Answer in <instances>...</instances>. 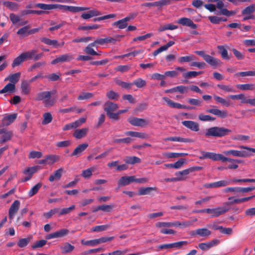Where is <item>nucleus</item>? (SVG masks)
<instances>
[{
	"label": "nucleus",
	"mask_w": 255,
	"mask_h": 255,
	"mask_svg": "<svg viewBox=\"0 0 255 255\" xmlns=\"http://www.w3.org/2000/svg\"><path fill=\"white\" fill-rule=\"evenodd\" d=\"M217 87L228 93L235 92V89L234 87L230 85L217 84Z\"/></svg>",
	"instance_id": "nucleus-47"
},
{
	"label": "nucleus",
	"mask_w": 255,
	"mask_h": 255,
	"mask_svg": "<svg viewBox=\"0 0 255 255\" xmlns=\"http://www.w3.org/2000/svg\"><path fill=\"white\" fill-rule=\"evenodd\" d=\"M199 119L203 122L206 121H214L216 120L215 117H213L210 115H204L203 114H200L198 116Z\"/></svg>",
	"instance_id": "nucleus-55"
},
{
	"label": "nucleus",
	"mask_w": 255,
	"mask_h": 255,
	"mask_svg": "<svg viewBox=\"0 0 255 255\" xmlns=\"http://www.w3.org/2000/svg\"><path fill=\"white\" fill-rule=\"evenodd\" d=\"M190 173L191 172L189 168L182 171L176 172L175 174L177 179H181L179 180V181H183L187 178L186 176Z\"/></svg>",
	"instance_id": "nucleus-35"
},
{
	"label": "nucleus",
	"mask_w": 255,
	"mask_h": 255,
	"mask_svg": "<svg viewBox=\"0 0 255 255\" xmlns=\"http://www.w3.org/2000/svg\"><path fill=\"white\" fill-rule=\"evenodd\" d=\"M42 41L47 45H52L55 48L58 47L59 46H62L64 44V42H62L61 44H59L56 40H51L47 38H43L42 39Z\"/></svg>",
	"instance_id": "nucleus-37"
},
{
	"label": "nucleus",
	"mask_w": 255,
	"mask_h": 255,
	"mask_svg": "<svg viewBox=\"0 0 255 255\" xmlns=\"http://www.w3.org/2000/svg\"><path fill=\"white\" fill-rule=\"evenodd\" d=\"M195 59V56L192 54H190L188 56H182L178 59V61L182 63L183 62H189Z\"/></svg>",
	"instance_id": "nucleus-51"
},
{
	"label": "nucleus",
	"mask_w": 255,
	"mask_h": 255,
	"mask_svg": "<svg viewBox=\"0 0 255 255\" xmlns=\"http://www.w3.org/2000/svg\"><path fill=\"white\" fill-rule=\"evenodd\" d=\"M47 164L52 165L54 163L58 161L60 159V157L58 155L55 154H51L46 156Z\"/></svg>",
	"instance_id": "nucleus-48"
},
{
	"label": "nucleus",
	"mask_w": 255,
	"mask_h": 255,
	"mask_svg": "<svg viewBox=\"0 0 255 255\" xmlns=\"http://www.w3.org/2000/svg\"><path fill=\"white\" fill-rule=\"evenodd\" d=\"M220 241L218 239H214L207 243H202L199 244V248L205 251L213 247H215L219 244Z\"/></svg>",
	"instance_id": "nucleus-17"
},
{
	"label": "nucleus",
	"mask_w": 255,
	"mask_h": 255,
	"mask_svg": "<svg viewBox=\"0 0 255 255\" xmlns=\"http://www.w3.org/2000/svg\"><path fill=\"white\" fill-rule=\"evenodd\" d=\"M86 121V118H81L79 120L75 121L74 122L70 123L65 125L63 128V130H69L72 128H76L80 126H81L83 124L85 123Z\"/></svg>",
	"instance_id": "nucleus-14"
},
{
	"label": "nucleus",
	"mask_w": 255,
	"mask_h": 255,
	"mask_svg": "<svg viewBox=\"0 0 255 255\" xmlns=\"http://www.w3.org/2000/svg\"><path fill=\"white\" fill-rule=\"evenodd\" d=\"M88 146V144L86 143L80 144L74 150L73 152L71 154V156L80 155L83 152V151H84Z\"/></svg>",
	"instance_id": "nucleus-30"
},
{
	"label": "nucleus",
	"mask_w": 255,
	"mask_h": 255,
	"mask_svg": "<svg viewBox=\"0 0 255 255\" xmlns=\"http://www.w3.org/2000/svg\"><path fill=\"white\" fill-rule=\"evenodd\" d=\"M35 6L37 7H38L39 8H41L42 9L44 10H51L53 9L56 8V4H44V3H37Z\"/></svg>",
	"instance_id": "nucleus-43"
},
{
	"label": "nucleus",
	"mask_w": 255,
	"mask_h": 255,
	"mask_svg": "<svg viewBox=\"0 0 255 255\" xmlns=\"http://www.w3.org/2000/svg\"><path fill=\"white\" fill-rule=\"evenodd\" d=\"M223 153L226 155H232L235 157L247 158L251 157V154H249V152L247 151V150H238L231 149L226 151H224Z\"/></svg>",
	"instance_id": "nucleus-9"
},
{
	"label": "nucleus",
	"mask_w": 255,
	"mask_h": 255,
	"mask_svg": "<svg viewBox=\"0 0 255 255\" xmlns=\"http://www.w3.org/2000/svg\"><path fill=\"white\" fill-rule=\"evenodd\" d=\"M112 25L114 27L120 29L126 28L128 26V17H125L122 19L119 20L113 23Z\"/></svg>",
	"instance_id": "nucleus-27"
},
{
	"label": "nucleus",
	"mask_w": 255,
	"mask_h": 255,
	"mask_svg": "<svg viewBox=\"0 0 255 255\" xmlns=\"http://www.w3.org/2000/svg\"><path fill=\"white\" fill-rule=\"evenodd\" d=\"M197 219H194L193 220H188L180 222L179 221H176V226L179 227L181 228H185L192 226L194 222H196Z\"/></svg>",
	"instance_id": "nucleus-31"
},
{
	"label": "nucleus",
	"mask_w": 255,
	"mask_h": 255,
	"mask_svg": "<svg viewBox=\"0 0 255 255\" xmlns=\"http://www.w3.org/2000/svg\"><path fill=\"white\" fill-rule=\"evenodd\" d=\"M17 115L16 114H12L5 117L2 120V124L5 126H8L11 124L16 119Z\"/></svg>",
	"instance_id": "nucleus-39"
},
{
	"label": "nucleus",
	"mask_w": 255,
	"mask_h": 255,
	"mask_svg": "<svg viewBox=\"0 0 255 255\" xmlns=\"http://www.w3.org/2000/svg\"><path fill=\"white\" fill-rule=\"evenodd\" d=\"M20 76V73H19V72L15 73L12 74V75L9 76L8 77H6L4 80L5 81L8 80L10 82V83L13 84L15 85V84L19 81Z\"/></svg>",
	"instance_id": "nucleus-40"
},
{
	"label": "nucleus",
	"mask_w": 255,
	"mask_h": 255,
	"mask_svg": "<svg viewBox=\"0 0 255 255\" xmlns=\"http://www.w3.org/2000/svg\"><path fill=\"white\" fill-rule=\"evenodd\" d=\"M96 169V167L95 166H93L84 170L82 172V176L85 178H90L92 176V173L95 171Z\"/></svg>",
	"instance_id": "nucleus-50"
},
{
	"label": "nucleus",
	"mask_w": 255,
	"mask_h": 255,
	"mask_svg": "<svg viewBox=\"0 0 255 255\" xmlns=\"http://www.w3.org/2000/svg\"><path fill=\"white\" fill-rule=\"evenodd\" d=\"M113 39L110 37H107L104 38H98L94 42L91 43V45L93 46L98 47V45H102L105 43L112 42Z\"/></svg>",
	"instance_id": "nucleus-26"
},
{
	"label": "nucleus",
	"mask_w": 255,
	"mask_h": 255,
	"mask_svg": "<svg viewBox=\"0 0 255 255\" xmlns=\"http://www.w3.org/2000/svg\"><path fill=\"white\" fill-rule=\"evenodd\" d=\"M232 130L223 127H212L206 129V137H222L229 135Z\"/></svg>",
	"instance_id": "nucleus-1"
},
{
	"label": "nucleus",
	"mask_w": 255,
	"mask_h": 255,
	"mask_svg": "<svg viewBox=\"0 0 255 255\" xmlns=\"http://www.w3.org/2000/svg\"><path fill=\"white\" fill-rule=\"evenodd\" d=\"M133 85H135L138 88H142L146 85V82L140 78L135 80L132 83H128V89L131 88Z\"/></svg>",
	"instance_id": "nucleus-28"
},
{
	"label": "nucleus",
	"mask_w": 255,
	"mask_h": 255,
	"mask_svg": "<svg viewBox=\"0 0 255 255\" xmlns=\"http://www.w3.org/2000/svg\"><path fill=\"white\" fill-rule=\"evenodd\" d=\"M35 53V51L32 50L21 53L20 55L16 57L13 60L11 64L12 67H15L21 65L24 61L27 59L34 58L38 59L40 56H36Z\"/></svg>",
	"instance_id": "nucleus-2"
},
{
	"label": "nucleus",
	"mask_w": 255,
	"mask_h": 255,
	"mask_svg": "<svg viewBox=\"0 0 255 255\" xmlns=\"http://www.w3.org/2000/svg\"><path fill=\"white\" fill-rule=\"evenodd\" d=\"M43 119L42 124L47 125L52 121V117L50 113H46L43 115Z\"/></svg>",
	"instance_id": "nucleus-63"
},
{
	"label": "nucleus",
	"mask_w": 255,
	"mask_h": 255,
	"mask_svg": "<svg viewBox=\"0 0 255 255\" xmlns=\"http://www.w3.org/2000/svg\"><path fill=\"white\" fill-rule=\"evenodd\" d=\"M215 153L211 152L201 151V155L199 156L200 159H211L214 160Z\"/></svg>",
	"instance_id": "nucleus-44"
},
{
	"label": "nucleus",
	"mask_w": 255,
	"mask_h": 255,
	"mask_svg": "<svg viewBox=\"0 0 255 255\" xmlns=\"http://www.w3.org/2000/svg\"><path fill=\"white\" fill-rule=\"evenodd\" d=\"M230 210V208L226 206L225 203L223 207H218L215 208H208V214H211L212 217H218Z\"/></svg>",
	"instance_id": "nucleus-7"
},
{
	"label": "nucleus",
	"mask_w": 255,
	"mask_h": 255,
	"mask_svg": "<svg viewBox=\"0 0 255 255\" xmlns=\"http://www.w3.org/2000/svg\"><path fill=\"white\" fill-rule=\"evenodd\" d=\"M73 59L72 56L70 54H64L57 57L56 59L52 61V64H56L58 63H63L69 62Z\"/></svg>",
	"instance_id": "nucleus-22"
},
{
	"label": "nucleus",
	"mask_w": 255,
	"mask_h": 255,
	"mask_svg": "<svg viewBox=\"0 0 255 255\" xmlns=\"http://www.w3.org/2000/svg\"><path fill=\"white\" fill-rule=\"evenodd\" d=\"M63 173V168H61L56 170L53 174L51 175L49 177V181L52 182L54 180H59L62 176Z\"/></svg>",
	"instance_id": "nucleus-36"
},
{
	"label": "nucleus",
	"mask_w": 255,
	"mask_h": 255,
	"mask_svg": "<svg viewBox=\"0 0 255 255\" xmlns=\"http://www.w3.org/2000/svg\"><path fill=\"white\" fill-rule=\"evenodd\" d=\"M207 113L212 114L221 119H225L228 117L226 110H220L218 109H208L206 110Z\"/></svg>",
	"instance_id": "nucleus-16"
},
{
	"label": "nucleus",
	"mask_w": 255,
	"mask_h": 255,
	"mask_svg": "<svg viewBox=\"0 0 255 255\" xmlns=\"http://www.w3.org/2000/svg\"><path fill=\"white\" fill-rule=\"evenodd\" d=\"M101 14V12L96 10V9H93L88 11L87 12H84L82 14L81 17L84 19H88L94 16H98Z\"/></svg>",
	"instance_id": "nucleus-24"
},
{
	"label": "nucleus",
	"mask_w": 255,
	"mask_h": 255,
	"mask_svg": "<svg viewBox=\"0 0 255 255\" xmlns=\"http://www.w3.org/2000/svg\"><path fill=\"white\" fill-rule=\"evenodd\" d=\"M166 141H177V142H188L190 141L189 138H182L178 136H171L165 138L164 139Z\"/></svg>",
	"instance_id": "nucleus-46"
},
{
	"label": "nucleus",
	"mask_w": 255,
	"mask_h": 255,
	"mask_svg": "<svg viewBox=\"0 0 255 255\" xmlns=\"http://www.w3.org/2000/svg\"><path fill=\"white\" fill-rule=\"evenodd\" d=\"M88 128H86L76 129L73 135L75 138L77 139L82 138L87 135L88 132Z\"/></svg>",
	"instance_id": "nucleus-29"
},
{
	"label": "nucleus",
	"mask_w": 255,
	"mask_h": 255,
	"mask_svg": "<svg viewBox=\"0 0 255 255\" xmlns=\"http://www.w3.org/2000/svg\"><path fill=\"white\" fill-rule=\"evenodd\" d=\"M128 136L141 139H145L147 137V135L145 133L132 131H128Z\"/></svg>",
	"instance_id": "nucleus-49"
},
{
	"label": "nucleus",
	"mask_w": 255,
	"mask_h": 255,
	"mask_svg": "<svg viewBox=\"0 0 255 255\" xmlns=\"http://www.w3.org/2000/svg\"><path fill=\"white\" fill-rule=\"evenodd\" d=\"M156 190L157 188L155 187H141L139 189L138 195H149L151 194L152 191H156Z\"/></svg>",
	"instance_id": "nucleus-33"
},
{
	"label": "nucleus",
	"mask_w": 255,
	"mask_h": 255,
	"mask_svg": "<svg viewBox=\"0 0 255 255\" xmlns=\"http://www.w3.org/2000/svg\"><path fill=\"white\" fill-rule=\"evenodd\" d=\"M100 25L98 24H91L85 26H80L78 27V29L83 30H87L90 29H96L100 27Z\"/></svg>",
	"instance_id": "nucleus-58"
},
{
	"label": "nucleus",
	"mask_w": 255,
	"mask_h": 255,
	"mask_svg": "<svg viewBox=\"0 0 255 255\" xmlns=\"http://www.w3.org/2000/svg\"><path fill=\"white\" fill-rule=\"evenodd\" d=\"M203 71H189L183 74L184 78L186 79H189L192 77H196L198 75L203 74Z\"/></svg>",
	"instance_id": "nucleus-54"
},
{
	"label": "nucleus",
	"mask_w": 255,
	"mask_h": 255,
	"mask_svg": "<svg viewBox=\"0 0 255 255\" xmlns=\"http://www.w3.org/2000/svg\"><path fill=\"white\" fill-rule=\"evenodd\" d=\"M31 239L32 237L31 236L25 238L20 239L17 243L18 246L20 248H24L26 247L28 244Z\"/></svg>",
	"instance_id": "nucleus-52"
},
{
	"label": "nucleus",
	"mask_w": 255,
	"mask_h": 255,
	"mask_svg": "<svg viewBox=\"0 0 255 255\" xmlns=\"http://www.w3.org/2000/svg\"><path fill=\"white\" fill-rule=\"evenodd\" d=\"M3 5L11 11H17L19 9L18 4L14 2L10 1H3Z\"/></svg>",
	"instance_id": "nucleus-32"
},
{
	"label": "nucleus",
	"mask_w": 255,
	"mask_h": 255,
	"mask_svg": "<svg viewBox=\"0 0 255 255\" xmlns=\"http://www.w3.org/2000/svg\"><path fill=\"white\" fill-rule=\"evenodd\" d=\"M237 76H241V77H245V76H255V71H249L246 72H240L237 73L235 74Z\"/></svg>",
	"instance_id": "nucleus-61"
},
{
	"label": "nucleus",
	"mask_w": 255,
	"mask_h": 255,
	"mask_svg": "<svg viewBox=\"0 0 255 255\" xmlns=\"http://www.w3.org/2000/svg\"><path fill=\"white\" fill-rule=\"evenodd\" d=\"M195 53L201 56L208 64L213 67V69H215L218 67L221 66L223 64V62L221 60L210 55L205 54V52L204 51H196Z\"/></svg>",
	"instance_id": "nucleus-3"
},
{
	"label": "nucleus",
	"mask_w": 255,
	"mask_h": 255,
	"mask_svg": "<svg viewBox=\"0 0 255 255\" xmlns=\"http://www.w3.org/2000/svg\"><path fill=\"white\" fill-rule=\"evenodd\" d=\"M227 46L225 45H218L217 49L219 50V53L221 55V57L223 59L225 60H230V57L228 55V51L226 49Z\"/></svg>",
	"instance_id": "nucleus-34"
},
{
	"label": "nucleus",
	"mask_w": 255,
	"mask_h": 255,
	"mask_svg": "<svg viewBox=\"0 0 255 255\" xmlns=\"http://www.w3.org/2000/svg\"><path fill=\"white\" fill-rule=\"evenodd\" d=\"M176 226V221L173 222H158L156 224V227L158 228L171 227Z\"/></svg>",
	"instance_id": "nucleus-56"
},
{
	"label": "nucleus",
	"mask_w": 255,
	"mask_h": 255,
	"mask_svg": "<svg viewBox=\"0 0 255 255\" xmlns=\"http://www.w3.org/2000/svg\"><path fill=\"white\" fill-rule=\"evenodd\" d=\"M230 184L229 181L220 180L217 182L206 183L203 185V187L206 188H216L221 187H225Z\"/></svg>",
	"instance_id": "nucleus-15"
},
{
	"label": "nucleus",
	"mask_w": 255,
	"mask_h": 255,
	"mask_svg": "<svg viewBox=\"0 0 255 255\" xmlns=\"http://www.w3.org/2000/svg\"><path fill=\"white\" fill-rule=\"evenodd\" d=\"M162 99L167 103V105L171 108H176L178 109H187L189 110H193L195 109L194 107H187L186 106L181 105L178 103H175L171 100L169 99L168 98L166 97H163L162 98Z\"/></svg>",
	"instance_id": "nucleus-11"
},
{
	"label": "nucleus",
	"mask_w": 255,
	"mask_h": 255,
	"mask_svg": "<svg viewBox=\"0 0 255 255\" xmlns=\"http://www.w3.org/2000/svg\"><path fill=\"white\" fill-rule=\"evenodd\" d=\"M38 31V29H33L31 30H29L28 26H25L19 29L17 31V34L21 35L22 37H24L30 33H34L36 32H37Z\"/></svg>",
	"instance_id": "nucleus-25"
},
{
	"label": "nucleus",
	"mask_w": 255,
	"mask_h": 255,
	"mask_svg": "<svg viewBox=\"0 0 255 255\" xmlns=\"http://www.w3.org/2000/svg\"><path fill=\"white\" fill-rule=\"evenodd\" d=\"M40 169V167L39 166H35L31 167H28L25 169L23 171V173L25 175L27 176V177L25 179L24 181L29 180L31 178L32 174L36 172Z\"/></svg>",
	"instance_id": "nucleus-23"
},
{
	"label": "nucleus",
	"mask_w": 255,
	"mask_h": 255,
	"mask_svg": "<svg viewBox=\"0 0 255 255\" xmlns=\"http://www.w3.org/2000/svg\"><path fill=\"white\" fill-rule=\"evenodd\" d=\"M211 232L207 228H199L191 231L190 235L196 237L197 236L201 237H207L210 236Z\"/></svg>",
	"instance_id": "nucleus-13"
},
{
	"label": "nucleus",
	"mask_w": 255,
	"mask_h": 255,
	"mask_svg": "<svg viewBox=\"0 0 255 255\" xmlns=\"http://www.w3.org/2000/svg\"><path fill=\"white\" fill-rule=\"evenodd\" d=\"M255 11V4H252L246 7L245 9L242 10V14L245 15H252V14Z\"/></svg>",
	"instance_id": "nucleus-45"
},
{
	"label": "nucleus",
	"mask_w": 255,
	"mask_h": 255,
	"mask_svg": "<svg viewBox=\"0 0 255 255\" xmlns=\"http://www.w3.org/2000/svg\"><path fill=\"white\" fill-rule=\"evenodd\" d=\"M20 206V202L18 200H15L11 205L9 210V218L12 219L16 213L18 211Z\"/></svg>",
	"instance_id": "nucleus-21"
},
{
	"label": "nucleus",
	"mask_w": 255,
	"mask_h": 255,
	"mask_svg": "<svg viewBox=\"0 0 255 255\" xmlns=\"http://www.w3.org/2000/svg\"><path fill=\"white\" fill-rule=\"evenodd\" d=\"M182 124L192 131H198L199 130V124L194 121H184L182 122Z\"/></svg>",
	"instance_id": "nucleus-19"
},
{
	"label": "nucleus",
	"mask_w": 255,
	"mask_h": 255,
	"mask_svg": "<svg viewBox=\"0 0 255 255\" xmlns=\"http://www.w3.org/2000/svg\"><path fill=\"white\" fill-rule=\"evenodd\" d=\"M50 97V92L45 91L39 93L36 99L42 101L46 107H50L53 105L55 101L54 99H51Z\"/></svg>",
	"instance_id": "nucleus-6"
},
{
	"label": "nucleus",
	"mask_w": 255,
	"mask_h": 255,
	"mask_svg": "<svg viewBox=\"0 0 255 255\" xmlns=\"http://www.w3.org/2000/svg\"><path fill=\"white\" fill-rule=\"evenodd\" d=\"M128 123L133 126L141 128L145 127L149 125V122L147 120L136 117H131L128 119Z\"/></svg>",
	"instance_id": "nucleus-10"
},
{
	"label": "nucleus",
	"mask_w": 255,
	"mask_h": 255,
	"mask_svg": "<svg viewBox=\"0 0 255 255\" xmlns=\"http://www.w3.org/2000/svg\"><path fill=\"white\" fill-rule=\"evenodd\" d=\"M118 105L116 104L108 102L104 104V109L106 112L107 116L109 118L113 120H117L118 119V114L114 113L118 108Z\"/></svg>",
	"instance_id": "nucleus-4"
},
{
	"label": "nucleus",
	"mask_w": 255,
	"mask_h": 255,
	"mask_svg": "<svg viewBox=\"0 0 255 255\" xmlns=\"http://www.w3.org/2000/svg\"><path fill=\"white\" fill-rule=\"evenodd\" d=\"M213 98L218 103H220L224 106L228 107L230 106V101H227L226 99L216 95H213Z\"/></svg>",
	"instance_id": "nucleus-41"
},
{
	"label": "nucleus",
	"mask_w": 255,
	"mask_h": 255,
	"mask_svg": "<svg viewBox=\"0 0 255 255\" xmlns=\"http://www.w3.org/2000/svg\"><path fill=\"white\" fill-rule=\"evenodd\" d=\"M255 196L253 195L252 196L248 197H245L241 199H234L233 197H231L228 198L229 200H230V201L227 202L225 203V204L226 206H228L229 207L230 205L234 204H239L242 202H246L247 201H249L252 198H253Z\"/></svg>",
	"instance_id": "nucleus-20"
},
{
	"label": "nucleus",
	"mask_w": 255,
	"mask_h": 255,
	"mask_svg": "<svg viewBox=\"0 0 255 255\" xmlns=\"http://www.w3.org/2000/svg\"><path fill=\"white\" fill-rule=\"evenodd\" d=\"M113 237H102L99 239L85 241L82 240L81 243L82 245L87 246L94 247L107 242H109L113 240Z\"/></svg>",
	"instance_id": "nucleus-5"
},
{
	"label": "nucleus",
	"mask_w": 255,
	"mask_h": 255,
	"mask_svg": "<svg viewBox=\"0 0 255 255\" xmlns=\"http://www.w3.org/2000/svg\"><path fill=\"white\" fill-rule=\"evenodd\" d=\"M69 232L68 230L63 229L47 235L45 237V238L47 240H50L52 239L63 238L66 236L68 234Z\"/></svg>",
	"instance_id": "nucleus-12"
},
{
	"label": "nucleus",
	"mask_w": 255,
	"mask_h": 255,
	"mask_svg": "<svg viewBox=\"0 0 255 255\" xmlns=\"http://www.w3.org/2000/svg\"><path fill=\"white\" fill-rule=\"evenodd\" d=\"M188 244V242L186 241H179L178 242L172 243V248L176 249H180L182 248L183 246H186Z\"/></svg>",
	"instance_id": "nucleus-60"
},
{
	"label": "nucleus",
	"mask_w": 255,
	"mask_h": 255,
	"mask_svg": "<svg viewBox=\"0 0 255 255\" xmlns=\"http://www.w3.org/2000/svg\"><path fill=\"white\" fill-rule=\"evenodd\" d=\"M43 154L41 152L36 151H31L30 152L28 157L29 158H40L42 157Z\"/></svg>",
	"instance_id": "nucleus-62"
},
{
	"label": "nucleus",
	"mask_w": 255,
	"mask_h": 255,
	"mask_svg": "<svg viewBox=\"0 0 255 255\" xmlns=\"http://www.w3.org/2000/svg\"><path fill=\"white\" fill-rule=\"evenodd\" d=\"M92 47L94 46L91 45V43L89 44L84 49L85 53L91 55H98V54L94 50Z\"/></svg>",
	"instance_id": "nucleus-64"
},
{
	"label": "nucleus",
	"mask_w": 255,
	"mask_h": 255,
	"mask_svg": "<svg viewBox=\"0 0 255 255\" xmlns=\"http://www.w3.org/2000/svg\"><path fill=\"white\" fill-rule=\"evenodd\" d=\"M56 8H59L63 12L69 11L72 12H77L89 10L90 9L89 7H78L58 4H56Z\"/></svg>",
	"instance_id": "nucleus-8"
},
{
	"label": "nucleus",
	"mask_w": 255,
	"mask_h": 255,
	"mask_svg": "<svg viewBox=\"0 0 255 255\" xmlns=\"http://www.w3.org/2000/svg\"><path fill=\"white\" fill-rule=\"evenodd\" d=\"M177 22L183 26H188L192 29H196L197 25L190 18L187 17H181L178 20Z\"/></svg>",
	"instance_id": "nucleus-18"
},
{
	"label": "nucleus",
	"mask_w": 255,
	"mask_h": 255,
	"mask_svg": "<svg viewBox=\"0 0 255 255\" xmlns=\"http://www.w3.org/2000/svg\"><path fill=\"white\" fill-rule=\"evenodd\" d=\"M62 252L67 254L72 252L75 249V247L68 242H65L63 246L60 247Z\"/></svg>",
	"instance_id": "nucleus-38"
},
{
	"label": "nucleus",
	"mask_w": 255,
	"mask_h": 255,
	"mask_svg": "<svg viewBox=\"0 0 255 255\" xmlns=\"http://www.w3.org/2000/svg\"><path fill=\"white\" fill-rule=\"evenodd\" d=\"M187 102L189 104L196 106H201L203 103L202 101L200 99L194 98L188 99Z\"/></svg>",
	"instance_id": "nucleus-57"
},
{
	"label": "nucleus",
	"mask_w": 255,
	"mask_h": 255,
	"mask_svg": "<svg viewBox=\"0 0 255 255\" xmlns=\"http://www.w3.org/2000/svg\"><path fill=\"white\" fill-rule=\"evenodd\" d=\"M108 228L107 225H100L93 227L91 230L92 232H100L106 230Z\"/></svg>",
	"instance_id": "nucleus-59"
},
{
	"label": "nucleus",
	"mask_w": 255,
	"mask_h": 255,
	"mask_svg": "<svg viewBox=\"0 0 255 255\" xmlns=\"http://www.w3.org/2000/svg\"><path fill=\"white\" fill-rule=\"evenodd\" d=\"M237 88L242 90H254L255 85L253 84H240L237 86Z\"/></svg>",
	"instance_id": "nucleus-53"
},
{
	"label": "nucleus",
	"mask_w": 255,
	"mask_h": 255,
	"mask_svg": "<svg viewBox=\"0 0 255 255\" xmlns=\"http://www.w3.org/2000/svg\"><path fill=\"white\" fill-rule=\"evenodd\" d=\"M15 89V85L13 84L8 83L2 90H0V94L12 93Z\"/></svg>",
	"instance_id": "nucleus-42"
}]
</instances>
